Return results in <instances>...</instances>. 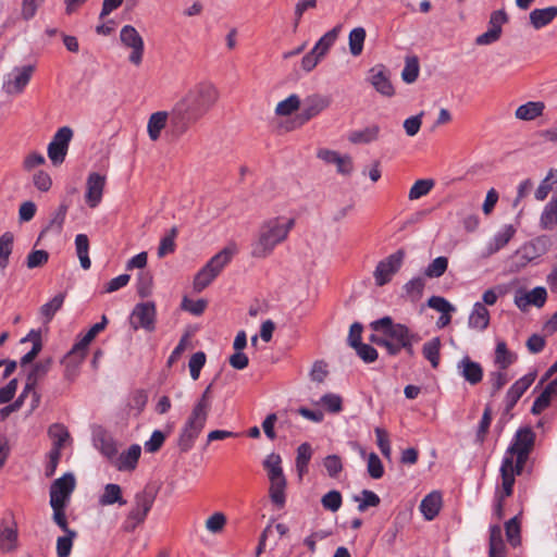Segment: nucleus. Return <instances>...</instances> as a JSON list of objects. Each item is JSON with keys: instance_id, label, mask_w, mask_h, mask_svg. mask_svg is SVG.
I'll return each mask as SVG.
<instances>
[{"instance_id": "nucleus-47", "label": "nucleus", "mask_w": 557, "mask_h": 557, "mask_svg": "<svg viewBox=\"0 0 557 557\" xmlns=\"http://www.w3.org/2000/svg\"><path fill=\"white\" fill-rule=\"evenodd\" d=\"M505 532L507 541L512 547H517L521 543V529L518 516L509 519L505 523Z\"/></svg>"}, {"instance_id": "nucleus-33", "label": "nucleus", "mask_w": 557, "mask_h": 557, "mask_svg": "<svg viewBox=\"0 0 557 557\" xmlns=\"http://www.w3.org/2000/svg\"><path fill=\"white\" fill-rule=\"evenodd\" d=\"M99 504L101 506H110L113 504L125 505L126 500L122 497L121 486L114 483L107 484L103 494L99 497Z\"/></svg>"}, {"instance_id": "nucleus-20", "label": "nucleus", "mask_w": 557, "mask_h": 557, "mask_svg": "<svg viewBox=\"0 0 557 557\" xmlns=\"http://www.w3.org/2000/svg\"><path fill=\"white\" fill-rule=\"evenodd\" d=\"M371 77L370 82L374 89L380 92L382 96L392 97L395 94V89L392 85V82L386 74L383 66L371 69Z\"/></svg>"}, {"instance_id": "nucleus-24", "label": "nucleus", "mask_w": 557, "mask_h": 557, "mask_svg": "<svg viewBox=\"0 0 557 557\" xmlns=\"http://www.w3.org/2000/svg\"><path fill=\"white\" fill-rule=\"evenodd\" d=\"M442 507V495L440 492L428 494L420 504V510L425 520H433L440 512Z\"/></svg>"}, {"instance_id": "nucleus-12", "label": "nucleus", "mask_w": 557, "mask_h": 557, "mask_svg": "<svg viewBox=\"0 0 557 557\" xmlns=\"http://www.w3.org/2000/svg\"><path fill=\"white\" fill-rule=\"evenodd\" d=\"M35 71V65L28 64L22 67H15L12 74L3 83V90L8 95H18L28 85L32 75Z\"/></svg>"}, {"instance_id": "nucleus-32", "label": "nucleus", "mask_w": 557, "mask_h": 557, "mask_svg": "<svg viewBox=\"0 0 557 557\" xmlns=\"http://www.w3.org/2000/svg\"><path fill=\"white\" fill-rule=\"evenodd\" d=\"M380 126L371 125L363 129L352 131L348 135V140L351 144H370L375 141L380 135Z\"/></svg>"}, {"instance_id": "nucleus-57", "label": "nucleus", "mask_w": 557, "mask_h": 557, "mask_svg": "<svg viewBox=\"0 0 557 557\" xmlns=\"http://www.w3.org/2000/svg\"><path fill=\"white\" fill-rule=\"evenodd\" d=\"M508 383V376L505 370L497 369L488 374V384L491 386V396L494 397L506 384Z\"/></svg>"}, {"instance_id": "nucleus-11", "label": "nucleus", "mask_w": 557, "mask_h": 557, "mask_svg": "<svg viewBox=\"0 0 557 557\" xmlns=\"http://www.w3.org/2000/svg\"><path fill=\"white\" fill-rule=\"evenodd\" d=\"M76 485L73 473H64L50 486V505L66 506Z\"/></svg>"}, {"instance_id": "nucleus-42", "label": "nucleus", "mask_w": 557, "mask_h": 557, "mask_svg": "<svg viewBox=\"0 0 557 557\" xmlns=\"http://www.w3.org/2000/svg\"><path fill=\"white\" fill-rule=\"evenodd\" d=\"M312 456V448L309 443H302L297 448V457H296V468L298 474L301 476L302 474L308 472V465Z\"/></svg>"}, {"instance_id": "nucleus-39", "label": "nucleus", "mask_w": 557, "mask_h": 557, "mask_svg": "<svg viewBox=\"0 0 557 557\" xmlns=\"http://www.w3.org/2000/svg\"><path fill=\"white\" fill-rule=\"evenodd\" d=\"M540 222L544 230H550L557 225V198L553 197L547 202L541 214Z\"/></svg>"}, {"instance_id": "nucleus-2", "label": "nucleus", "mask_w": 557, "mask_h": 557, "mask_svg": "<svg viewBox=\"0 0 557 557\" xmlns=\"http://www.w3.org/2000/svg\"><path fill=\"white\" fill-rule=\"evenodd\" d=\"M295 226V219L271 218L259 227L258 239L252 244L251 255L265 258L272 253L276 245L283 243Z\"/></svg>"}, {"instance_id": "nucleus-7", "label": "nucleus", "mask_w": 557, "mask_h": 557, "mask_svg": "<svg viewBox=\"0 0 557 557\" xmlns=\"http://www.w3.org/2000/svg\"><path fill=\"white\" fill-rule=\"evenodd\" d=\"M404 259L405 251L403 249H398L394 253L381 260L373 273L375 284L377 286H384L391 282L393 275L396 274L401 268Z\"/></svg>"}, {"instance_id": "nucleus-3", "label": "nucleus", "mask_w": 557, "mask_h": 557, "mask_svg": "<svg viewBox=\"0 0 557 557\" xmlns=\"http://www.w3.org/2000/svg\"><path fill=\"white\" fill-rule=\"evenodd\" d=\"M370 327L375 332L370 336V342L385 348L389 356H397L399 346L406 339H414V332L403 323H395L389 315L372 321Z\"/></svg>"}, {"instance_id": "nucleus-30", "label": "nucleus", "mask_w": 557, "mask_h": 557, "mask_svg": "<svg viewBox=\"0 0 557 557\" xmlns=\"http://www.w3.org/2000/svg\"><path fill=\"white\" fill-rule=\"evenodd\" d=\"M557 16V7L534 9L530 13V23L535 29L548 25Z\"/></svg>"}, {"instance_id": "nucleus-1", "label": "nucleus", "mask_w": 557, "mask_h": 557, "mask_svg": "<svg viewBox=\"0 0 557 557\" xmlns=\"http://www.w3.org/2000/svg\"><path fill=\"white\" fill-rule=\"evenodd\" d=\"M219 92L209 82L193 86L170 111V127L176 137L187 132L189 126L201 119L216 102Z\"/></svg>"}, {"instance_id": "nucleus-60", "label": "nucleus", "mask_w": 557, "mask_h": 557, "mask_svg": "<svg viewBox=\"0 0 557 557\" xmlns=\"http://www.w3.org/2000/svg\"><path fill=\"white\" fill-rule=\"evenodd\" d=\"M206 363V354L203 351L195 352L188 362L190 376L193 380H198L200 375V371Z\"/></svg>"}, {"instance_id": "nucleus-36", "label": "nucleus", "mask_w": 557, "mask_h": 557, "mask_svg": "<svg viewBox=\"0 0 557 557\" xmlns=\"http://www.w3.org/2000/svg\"><path fill=\"white\" fill-rule=\"evenodd\" d=\"M48 435L53 441L52 448L61 451L64 443L70 438V433L65 425L61 423H53L48 429Z\"/></svg>"}, {"instance_id": "nucleus-45", "label": "nucleus", "mask_w": 557, "mask_h": 557, "mask_svg": "<svg viewBox=\"0 0 557 557\" xmlns=\"http://www.w3.org/2000/svg\"><path fill=\"white\" fill-rule=\"evenodd\" d=\"M211 388H212V383L206 387V389L201 394L200 398L193 407V410H191L193 413H197L198 416L208 419L209 411L211 409V403H212L211 401V399H212Z\"/></svg>"}, {"instance_id": "nucleus-10", "label": "nucleus", "mask_w": 557, "mask_h": 557, "mask_svg": "<svg viewBox=\"0 0 557 557\" xmlns=\"http://www.w3.org/2000/svg\"><path fill=\"white\" fill-rule=\"evenodd\" d=\"M120 39L125 47L132 49V53L128 57L129 62L138 66L143 61L145 49L143 37L134 26L124 25L120 32Z\"/></svg>"}, {"instance_id": "nucleus-41", "label": "nucleus", "mask_w": 557, "mask_h": 557, "mask_svg": "<svg viewBox=\"0 0 557 557\" xmlns=\"http://www.w3.org/2000/svg\"><path fill=\"white\" fill-rule=\"evenodd\" d=\"M440 337H433L431 341L424 343L422 347L423 357L430 361L433 368H437L440 364Z\"/></svg>"}, {"instance_id": "nucleus-23", "label": "nucleus", "mask_w": 557, "mask_h": 557, "mask_svg": "<svg viewBox=\"0 0 557 557\" xmlns=\"http://www.w3.org/2000/svg\"><path fill=\"white\" fill-rule=\"evenodd\" d=\"M236 249L234 247H225L214 255L203 268L218 276L221 271L231 262Z\"/></svg>"}, {"instance_id": "nucleus-64", "label": "nucleus", "mask_w": 557, "mask_h": 557, "mask_svg": "<svg viewBox=\"0 0 557 557\" xmlns=\"http://www.w3.org/2000/svg\"><path fill=\"white\" fill-rule=\"evenodd\" d=\"M354 349L358 357L367 363L374 362L379 357L376 349L369 344L361 343L355 346Z\"/></svg>"}, {"instance_id": "nucleus-61", "label": "nucleus", "mask_w": 557, "mask_h": 557, "mask_svg": "<svg viewBox=\"0 0 557 557\" xmlns=\"http://www.w3.org/2000/svg\"><path fill=\"white\" fill-rule=\"evenodd\" d=\"M216 276L208 271L206 268H201L194 278V289L201 292L208 287Z\"/></svg>"}, {"instance_id": "nucleus-13", "label": "nucleus", "mask_w": 557, "mask_h": 557, "mask_svg": "<svg viewBox=\"0 0 557 557\" xmlns=\"http://www.w3.org/2000/svg\"><path fill=\"white\" fill-rule=\"evenodd\" d=\"M458 374L471 386H475L482 382L484 371L481 363L472 360L469 356L462 357L457 362Z\"/></svg>"}, {"instance_id": "nucleus-51", "label": "nucleus", "mask_w": 557, "mask_h": 557, "mask_svg": "<svg viewBox=\"0 0 557 557\" xmlns=\"http://www.w3.org/2000/svg\"><path fill=\"white\" fill-rule=\"evenodd\" d=\"M448 268V259L446 257L440 256L435 258L425 269L424 275L429 278H437L441 277Z\"/></svg>"}, {"instance_id": "nucleus-31", "label": "nucleus", "mask_w": 557, "mask_h": 557, "mask_svg": "<svg viewBox=\"0 0 557 557\" xmlns=\"http://www.w3.org/2000/svg\"><path fill=\"white\" fill-rule=\"evenodd\" d=\"M545 104L542 101H529L521 104L516 110V117L522 121H532L541 116L544 112Z\"/></svg>"}, {"instance_id": "nucleus-43", "label": "nucleus", "mask_w": 557, "mask_h": 557, "mask_svg": "<svg viewBox=\"0 0 557 557\" xmlns=\"http://www.w3.org/2000/svg\"><path fill=\"white\" fill-rule=\"evenodd\" d=\"M425 287V281L421 276H416L411 280H409L404 285V290L406 293V296L410 298L411 301H418L422 295Z\"/></svg>"}, {"instance_id": "nucleus-49", "label": "nucleus", "mask_w": 557, "mask_h": 557, "mask_svg": "<svg viewBox=\"0 0 557 557\" xmlns=\"http://www.w3.org/2000/svg\"><path fill=\"white\" fill-rule=\"evenodd\" d=\"M108 324V319L106 315H102L101 321L94 324L89 331L77 342L76 348L81 347L84 350L88 349L89 344L92 342V339L96 337V335L103 331Z\"/></svg>"}, {"instance_id": "nucleus-53", "label": "nucleus", "mask_w": 557, "mask_h": 557, "mask_svg": "<svg viewBox=\"0 0 557 557\" xmlns=\"http://www.w3.org/2000/svg\"><path fill=\"white\" fill-rule=\"evenodd\" d=\"M300 106V99L297 95L293 94L286 99L280 101L275 108V113L280 116L290 115L293 112L298 110Z\"/></svg>"}, {"instance_id": "nucleus-19", "label": "nucleus", "mask_w": 557, "mask_h": 557, "mask_svg": "<svg viewBox=\"0 0 557 557\" xmlns=\"http://www.w3.org/2000/svg\"><path fill=\"white\" fill-rule=\"evenodd\" d=\"M94 442H95V446L108 459L111 460L116 457V454H117L116 443H115L113 436L109 432L103 430L102 428H99L97 431H95Z\"/></svg>"}, {"instance_id": "nucleus-37", "label": "nucleus", "mask_w": 557, "mask_h": 557, "mask_svg": "<svg viewBox=\"0 0 557 557\" xmlns=\"http://www.w3.org/2000/svg\"><path fill=\"white\" fill-rule=\"evenodd\" d=\"M341 25L335 26L327 33H325L312 48L318 54L323 58L329 49L334 45L341 30Z\"/></svg>"}, {"instance_id": "nucleus-16", "label": "nucleus", "mask_w": 557, "mask_h": 557, "mask_svg": "<svg viewBox=\"0 0 557 557\" xmlns=\"http://www.w3.org/2000/svg\"><path fill=\"white\" fill-rule=\"evenodd\" d=\"M106 184V177L99 173L92 172L87 177L86 183V202L90 208H96L101 199L103 194V188Z\"/></svg>"}, {"instance_id": "nucleus-18", "label": "nucleus", "mask_w": 557, "mask_h": 557, "mask_svg": "<svg viewBox=\"0 0 557 557\" xmlns=\"http://www.w3.org/2000/svg\"><path fill=\"white\" fill-rule=\"evenodd\" d=\"M500 475L503 491L497 493L496 496H503V499H505L512 494L515 476L518 475L516 473V467H513V462L511 461V457H504L500 466Z\"/></svg>"}, {"instance_id": "nucleus-6", "label": "nucleus", "mask_w": 557, "mask_h": 557, "mask_svg": "<svg viewBox=\"0 0 557 557\" xmlns=\"http://www.w3.org/2000/svg\"><path fill=\"white\" fill-rule=\"evenodd\" d=\"M206 422V418L190 412L177 438V446L181 453H187L193 448Z\"/></svg>"}, {"instance_id": "nucleus-54", "label": "nucleus", "mask_w": 557, "mask_h": 557, "mask_svg": "<svg viewBox=\"0 0 557 557\" xmlns=\"http://www.w3.org/2000/svg\"><path fill=\"white\" fill-rule=\"evenodd\" d=\"M67 209L69 207L65 203H61L59 206L58 210L53 213V216L50 220L48 226L41 232L40 237L48 230H52L58 234L61 233L67 213Z\"/></svg>"}, {"instance_id": "nucleus-50", "label": "nucleus", "mask_w": 557, "mask_h": 557, "mask_svg": "<svg viewBox=\"0 0 557 557\" xmlns=\"http://www.w3.org/2000/svg\"><path fill=\"white\" fill-rule=\"evenodd\" d=\"M65 535L59 536L57 540V556L69 557L72 550L73 541L77 536L75 530L64 532Z\"/></svg>"}, {"instance_id": "nucleus-28", "label": "nucleus", "mask_w": 557, "mask_h": 557, "mask_svg": "<svg viewBox=\"0 0 557 557\" xmlns=\"http://www.w3.org/2000/svg\"><path fill=\"white\" fill-rule=\"evenodd\" d=\"M517 360V355L510 351L505 341H498L495 348L494 364L499 370L508 369Z\"/></svg>"}, {"instance_id": "nucleus-56", "label": "nucleus", "mask_w": 557, "mask_h": 557, "mask_svg": "<svg viewBox=\"0 0 557 557\" xmlns=\"http://www.w3.org/2000/svg\"><path fill=\"white\" fill-rule=\"evenodd\" d=\"M322 507L332 512L339 510L343 504V497L339 491L332 490L324 494L321 498Z\"/></svg>"}, {"instance_id": "nucleus-46", "label": "nucleus", "mask_w": 557, "mask_h": 557, "mask_svg": "<svg viewBox=\"0 0 557 557\" xmlns=\"http://www.w3.org/2000/svg\"><path fill=\"white\" fill-rule=\"evenodd\" d=\"M419 59L416 55L407 57L405 67L401 72V78L407 84H412L419 76Z\"/></svg>"}, {"instance_id": "nucleus-14", "label": "nucleus", "mask_w": 557, "mask_h": 557, "mask_svg": "<svg viewBox=\"0 0 557 557\" xmlns=\"http://www.w3.org/2000/svg\"><path fill=\"white\" fill-rule=\"evenodd\" d=\"M330 106V99L322 95H311L304 101L301 112L298 114L297 120L299 124H305L312 117L317 116L320 112Z\"/></svg>"}, {"instance_id": "nucleus-58", "label": "nucleus", "mask_w": 557, "mask_h": 557, "mask_svg": "<svg viewBox=\"0 0 557 557\" xmlns=\"http://www.w3.org/2000/svg\"><path fill=\"white\" fill-rule=\"evenodd\" d=\"M49 260V252L44 249L32 250L26 257V267L28 269H36L44 267Z\"/></svg>"}, {"instance_id": "nucleus-34", "label": "nucleus", "mask_w": 557, "mask_h": 557, "mask_svg": "<svg viewBox=\"0 0 557 557\" xmlns=\"http://www.w3.org/2000/svg\"><path fill=\"white\" fill-rule=\"evenodd\" d=\"M271 485L269 490L271 502L276 505L278 508H283L286 502L285 497V488H286V479H270Z\"/></svg>"}, {"instance_id": "nucleus-15", "label": "nucleus", "mask_w": 557, "mask_h": 557, "mask_svg": "<svg viewBox=\"0 0 557 557\" xmlns=\"http://www.w3.org/2000/svg\"><path fill=\"white\" fill-rule=\"evenodd\" d=\"M535 380L534 373H528L524 376L517 380L507 391L505 396V411L509 412L513 409L521 396L532 385Z\"/></svg>"}, {"instance_id": "nucleus-55", "label": "nucleus", "mask_w": 557, "mask_h": 557, "mask_svg": "<svg viewBox=\"0 0 557 557\" xmlns=\"http://www.w3.org/2000/svg\"><path fill=\"white\" fill-rule=\"evenodd\" d=\"M361 496H354V500L359 503L358 510L361 512L366 511L368 507H376L381 503L380 497L373 491L363 490Z\"/></svg>"}, {"instance_id": "nucleus-62", "label": "nucleus", "mask_w": 557, "mask_h": 557, "mask_svg": "<svg viewBox=\"0 0 557 557\" xmlns=\"http://www.w3.org/2000/svg\"><path fill=\"white\" fill-rule=\"evenodd\" d=\"M553 395L554 393L548 389V387H545L543 392L535 398L531 408V412L533 414H540L549 406Z\"/></svg>"}, {"instance_id": "nucleus-29", "label": "nucleus", "mask_w": 557, "mask_h": 557, "mask_svg": "<svg viewBox=\"0 0 557 557\" xmlns=\"http://www.w3.org/2000/svg\"><path fill=\"white\" fill-rule=\"evenodd\" d=\"M549 239L546 236L536 237L530 244L525 245L522 248L524 255L522 258L524 259L523 264L544 255L548 249Z\"/></svg>"}, {"instance_id": "nucleus-8", "label": "nucleus", "mask_w": 557, "mask_h": 557, "mask_svg": "<svg viewBox=\"0 0 557 557\" xmlns=\"http://www.w3.org/2000/svg\"><path fill=\"white\" fill-rule=\"evenodd\" d=\"M157 309L153 301L137 304L131 314V326L136 331L144 329L147 332L156 330Z\"/></svg>"}, {"instance_id": "nucleus-17", "label": "nucleus", "mask_w": 557, "mask_h": 557, "mask_svg": "<svg viewBox=\"0 0 557 557\" xmlns=\"http://www.w3.org/2000/svg\"><path fill=\"white\" fill-rule=\"evenodd\" d=\"M86 355L87 350L81 347L76 348V344H74L71 350L63 357L62 363L64 364V377L66 380L73 381L76 377Z\"/></svg>"}, {"instance_id": "nucleus-52", "label": "nucleus", "mask_w": 557, "mask_h": 557, "mask_svg": "<svg viewBox=\"0 0 557 557\" xmlns=\"http://www.w3.org/2000/svg\"><path fill=\"white\" fill-rule=\"evenodd\" d=\"M433 186H434V181L431 178L418 180L411 186L409 194H408V198L410 200L419 199V198L428 195L431 191V189L433 188Z\"/></svg>"}, {"instance_id": "nucleus-44", "label": "nucleus", "mask_w": 557, "mask_h": 557, "mask_svg": "<svg viewBox=\"0 0 557 557\" xmlns=\"http://www.w3.org/2000/svg\"><path fill=\"white\" fill-rule=\"evenodd\" d=\"M349 50L354 57L361 54L366 39V29L363 27H356L349 33Z\"/></svg>"}, {"instance_id": "nucleus-27", "label": "nucleus", "mask_w": 557, "mask_h": 557, "mask_svg": "<svg viewBox=\"0 0 557 557\" xmlns=\"http://www.w3.org/2000/svg\"><path fill=\"white\" fill-rule=\"evenodd\" d=\"M52 364V359L36 362L26 376V391L35 389L38 382L49 372Z\"/></svg>"}, {"instance_id": "nucleus-5", "label": "nucleus", "mask_w": 557, "mask_h": 557, "mask_svg": "<svg viewBox=\"0 0 557 557\" xmlns=\"http://www.w3.org/2000/svg\"><path fill=\"white\" fill-rule=\"evenodd\" d=\"M154 499L156 493L149 488H144L135 494L134 506L123 522V530L125 532H134L138 525L145 522L153 506Z\"/></svg>"}, {"instance_id": "nucleus-22", "label": "nucleus", "mask_w": 557, "mask_h": 557, "mask_svg": "<svg viewBox=\"0 0 557 557\" xmlns=\"http://www.w3.org/2000/svg\"><path fill=\"white\" fill-rule=\"evenodd\" d=\"M516 233V230L512 225H505V227L499 231L493 239L487 244L485 251L483 253L484 257H490L497 251H499L502 248H504L510 239L513 237Z\"/></svg>"}, {"instance_id": "nucleus-35", "label": "nucleus", "mask_w": 557, "mask_h": 557, "mask_svg": "<svg viewBox=\"0 0 557 557\" xmlns=\"http://www.w3.org/2000/svg\"><path fill=\"white\" fill-rule=\"evenodd\" d=\"M65 299V295L63 293H59L51 300L44 304L39 311L44 319V323H49L54 314L62 308Z\"/></svg>"}, {"instance_id": "nucleus-38", "label": "nucleus", "mask_w": 557, "mask_h": 557, "mask_svg": "<svg viewBox=\"0 0 557 557\" xmlns=\"http://www.w3.org/2000/svg\"><path fill=\"white\" fill-rule=\"evenodd\" d=\"M76 253L79 259L81 267L84 270H88L91 265V261L88 256L89 239L85 234H78L75 237Z\"/></svg>"}, {"instance_id": "nucleus-40", "label": "nucleus", "mask_w": 557, "mask_h": 557, "mask_svg": "<svg viewBox=\"0 0 557 557\" xmlns=\"http://www.w3.org/2000/svg\"><path fill=\"white\" fill-rule=\"evenodd\" d=\"M14 235L5 232L0 236V269L4 270L9 265L10 256L13 250Z\"/></svg>"}, {"instance_id": "nucleus-48", "label": "nucleus", "mask_w": 557, "mask_h": 557, "mask_svg": "<svg viewBox=\"0 0 557 557\" xmlns=\"http://www.w3.org/2000/svg\"><path fill=\"white\" fill-rule=\"evenodd\" d=\"M281 463V456L275 453L270 454L265 458V460L263 461V467L265 470H268L269 480L284 478Z\"/></svg>"}, {"instance_id": "nucleus-25", "label": "nucleus", "mask_w": 557, "mask_h": 557, "mask_svg": "<svg viewBox=\"0 0 557 557\" xmlns=\"http://www.w3.org/2000/svg\"><path fill=\"white\" fill-rule=\"evenodd\" d=\"M490 324V312L486 307L478 301L473 305L472 311L468 319V325L471 329L484 331Z\"/></svg>"}, {"instance_id": "nucleus-26", "label": "nucleus", "mask_w": 557, "mask_h": 557, "mask_svg": "<svg viewBox=\"0 0 557 557\" xmlns=\"http://www.w3.org/2000/svg\"><path fill=\"white\" fill-rule=\"evenodd\" d=\"M168 121H170V112L166 111H157L150 115L147 132L152 141L160 138L161 132L166 126Z\"/></svg>"}, {"instance_id": "nucleus-9", "label": "nucleus", "mask_w": 557, "mask_h": 557, "mask_svg": "<svg viewBox=\"0 0 557 557\" xmlns=\"http://www.w3.org/2000/svg\"><path fill=\"white\" fill-rule=\"evenodd\" d=\"M72 137L73 131L69 126L60 127L53 135L48 145V157L53 165H60L64 162Z\"/></svg>"}, {"instance_id": "nucleus-4", "label": "nucleus", "mask_w": 557, "mask_h": 557, "mask_svg": "<svg viewBox=\"0 0 557 557\" xmlns=\"http://www.w3.org/2000/svg\"><path fill=\"white\" fill-rule=\"evenodd\" d=\"M535 443V433L530 426L520 428L513 438L511 444L506 450L505 457H511V461L513 462V456L517 457L516 463V473L520 475L523 471L525 462L529 458L530 453L532 451Z\"/></svg>"}, {"instance_id": "nucleus-59", "label": "nucleus", "mask_w": 557, "mask_h": 557, "mask_svg": "<svg viewBox=\"0 0 557 557\" xmlns=\"http://www.w3.org/2000/svg\"><path fill=\"white\" fill-rule=\"evenodd\" d=\"M17 540L16 530L5 527L0 530V548L2 550H11L15 547V543Z\"/></svg>"}, {"instance_id": "nucleus-63", "label": "nucleus", "mask_w": 557, "mask_h": 557, "mask_svg": "<svg viewBox=\"0 0 557 557\" xmlns=\"http://www.w3.org/2000/svg\"><path fill=\"white\" fill-rule=\"evenodd\" d=\"M165 441V434L160 430H154L150 438L145 442V450L150 454H154L161 449Z\"/></svg>"}, {"instance_id": "nucleus-21", "label": "nucleus", "mask_w": 557, "mask_h": 557, "mask_svg": "<svg viewBox=\"0 0 557 557\" xmlns=\"http://www.w3.org/2000/svg\"><path fill=\"white\" fill-rule=\"evenodd\" d=\"M140 455L141 447L138 444H133L115 458L114 466L119 471H133L137 467Z\"/></svg>"}]
</instances>
